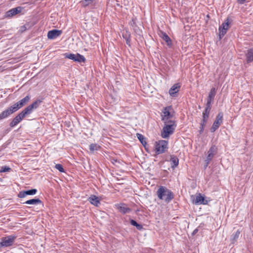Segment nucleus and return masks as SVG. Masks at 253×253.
Listing matches in <instances>:
<instances>
[{"instance_id": "nucleus-1", "label": "nucleus", "mask_w": 253, "mask_h": 253, "mask_svg": "<svg viewBox=\"0 0 253 253\" xmlns=\"http://www.w3.org/2000/svg\"><path fill=\"white\" fill-rule=\"evenodd\" d=\"M41 102V100H37L32 104L27 106L13 119L10 122L9 126L11 127H14L16 126L25 117L30 115L32 113L34 110L36 109L39 106Z\"/></svg>"}, {"instance_id": "nucleus-2", "label": "nucleus", "mask_w": 253, "mask_h": 253, "mask_svg": "<svg viewBox=\"0 0 253 253\" xmlns=\"http://www.w3.org/2000/svg\"><path fill=\"white\" fill-rule=\"evenodd\" d=\"M157 195L159 199L164 201L166 203H169L174 198V195L172 191L163 186H160L159 187Z\"/></svg>"}, {"instance_id": "nucleus-3", "label": "nucleus", "mask_w": 253, "mask_h": 253, "mask_svg": "<svg viewBox=\"0 0 253 253\" xmlns=\"http://www.w3.org/2000/svg\"><path fill=\"white\" fill-rule=\"evenodd\" d=\"M164 122L165 126L163 128L161 134L163 138H166L173 133L176 127V124L174 120H169Z\"/></svg>"}, {"instance_id": "nucleus-4", "label": "nucleus", "mask_w": 253, "mask_h": 253, "mask_svg": "<svg viewBox=\"0 0 253 253\" xmlns=\"http://www.w3.org/2000/svg\"><path fill=\"white\" fill-rule=\"evenodd\" d=\"M162 120L163 122L171 120L170 119L174 115V111L171 106H168L164 107L162 110Z\"/></svg>"}, {"instance_id": "nucleus-5", "label": "nucleus", "mask_w": 253, "mask_h": 253, "mask_svg": "<svg viewBox=\"0 0 253 253\" xmlns=\"http://www.w3.org/2000/svg\"><path fill=\"white\" fill-rule=\"evenodd\" d=\"M63 55L66 58L72 60L75 62L79 63H84L86 60L85 57L79 53L73 54L65 53Z\"/></svg>"}, {"instance_id": "nucleus-6", "label": "nucleus", "mask_w": 253, "mask_h": 253, "mask_svg": "<svg viewBox=\"0 0 253 253\" xmlns=\"http://www.w3.org/2000/svg\"><path fill=\"white\" fill-rule=\"evenodd\" d=\"M16 237H17L14 235L2 237L1 238V242L0 243V246L8 247L12 246Z\"/></svg>"}, {"instance_id": "nucleus-7", "label": "nucleus", "mask_w": 253, "mask_h": 253, "mask_svg": "<svg viewBox=\"0 0 253 253\" xmlns=\"http://www.w3.org/2000/svg\"><path fill=\"white\" fill-rule=\"evenodd\" d=\"M168 143H155L152 151L156 155H159L165 153L168 149Z\"/></svg>"}, {"instance_id": "nucleus-8", "label": "nucleus", "mask_w": 253, "mask_h": 253, "mask_svg": "<svg viewBox=\"0 0 253 253\" xmlns=\"http://www.w3.org/2000/svg\"><path fill=\"white\" fill-rule=\"evenodd\" d=\"M223 113L220 112L218 113L216 117L215 120L213 122L211 128V132H214L216 129L218 128L220 125L222 123L223 121Z\"/></svg>"}, {"instance_id": "nucleus-9", "label": "nucleus", "mask_w": 253, "mask_h": 253, "mask_svg": "<svg viewBox=\"0 0 253 253\" xmlns=\"http://www.w3.org/2000/svg\"><path fill=\"white\" fill-rule=\"evenodd\" d=\"M16 111H17L15 108H14L13 105L10 106L9 107L7 108L0 113V120L8 117L10 115Z\"/></svg>"}, {"instance_id": "nucleus-10", "label": "nucleus", "mask_w": 253, "mask_h": 253, "mask_svg": "<svg viewBox=\"0 0 253 253\" xmlns=\"http://www.w3.org/2000/svg\"><path fill=\"white\" fill-rule=\"evenodd\" d=\"M30 96L29 95L26 96L24 98H22L17 102L14 104L13 105L14 108L16 111L25 105L30 100Z\"/></svg>"}, {"instance_id": "nucleus-11", "label": "nucleus", "mask_w": 253, "mask_h": 253, "mask_svg": "<svg viewBox=\"0 0 253 253\" xmlns=\"http://www.w3.org/2000/svg\"><path fill=\"white\" fill-rule=\"evenodd\" d=\"M229 28V19L228 18L226 19L225 22L219 28V38L221 39L225 34L226 33Z\"/></svg>"}, {"instance_id": "nucleus-12", "label": "nucleus", "mask_w": 253, "mask_h": 253, "mask_svg": "<svg viewBox=\"0 0 253 253\" xmlns=\"http://www.w3.org/2000/svg\"><path fill=\"white\" fill-rule=\"evenodd\" d=\"M22 8L20 6H18L15 8H13L7 11L4 15L5 18H10L17 14L21 12Z\"/></svg>"}, {"instance_id": "nucleus-13", "label": "nucleus", "mask_w": 253, "mask_h": 253, "mask_svg": "<svg viewBox=\"0 0 253 253\" xmlns=\"http://www.w3.org/2000/svg\"><path fill=\"white\" fill-rule=\"evenodd\" d=\"M62 33V32L61 30L56 29L50 30L48 31L47 33V38L50 40L54 39L59 37L61 35Z\"/></svg>"}, {"instance_id": "nucleus-14", "label": "nucleus", "mask_w": 253, "mask_h": 253, "mask_svg": "<svg viewBox=\"0 0 253 253\" xmlns=\"http://www.w3.org/2000/svg\"><path fill=\"white\" fill-rule=\"evenodd\" d=\"M245 62L247 64L253 62V47L248 49L245 52Z\"/></svg>"}, {"instance_id": "nucleus-15", "label": "nucleus", "mask_w": 253, "mask_h": 253, "mask_svg": "<svg viewBox=\"0 0 253 253\" xmlns=\"http://www.w3.org/2000/svg\"><path fill=\"white\" fill-rule=\"evenodd\" d=\"M37 192V190L36 189H32L26 191H20L18 194V197L20 198H25L27 195H34Z\"/></svg>"}, {"instance_id": "nucleus-16", "label": "nucleus", "mask_w": 253, "mask_h": 253, "mask_svg": "<svg viewBox=\"0 0 253 253\" xmlns=\"http://www.w3.org/2000/svg\"><path fill=\"white\" fill-rule=\"evenodd\" d=\"M117 209L123 214L129 213L131 211V209L127 207L125 204H120L116 205Z\"/></svg>"}, {"instance_id": "nucleus-17", "label": "nucleus", "mask_w": 253, "mask_h": 253, "mask_svg": "<svg viewBox=\"0 0 253 253\" xmlns=\"http://www.w3.org/2000/svg\"><path fill=\"white\" fill-rule=\"evenodd\" d=\"M180 87L179 84H175L171 87L169 89V95L172 97L175 96V94L179 91Z\"/></svg>"}, {"instance_id": "nucleus-18", "label": "nucleus", "mask_w": 253, "mask_h": 253, "mask_svg": "<svg viewBox=\"0 0 253 253\" xmlns=\"http://www.w3.org/2000/svg\"><path fill=\"white\" fill-rule=\"evenodd\" d=\"M194 203L195 204H204L206 205L208 203V201L205 199V198L203 197L200 194H199L196 196Z\"/></svg>"}, {"instance_id": "nucleus-19", "label": "nucleus", "mask_w": 253, "mask_h": 253, "mask_svg": "<svg viewBox=\"0 0 253 253\" xmlns=\"http://www.w3.org/2000/svg\"><path fill=\"white\" fill-rule=\"evenodd\" d=\"M170 162L171 163V168L174 169L178 165L179 160L176 156L171 155L170 156Z\"/></svg>"}, {"instance_id": "nucleus-20", "label": "nucleus", "mask_w": 253, "mask_h": 253, "mask_svg": "<svg viewBox=\"0 0 253 253\" xmlns=\"http://www.w3.org/2000/svg\"><path fill=\"white\" fill-rule=\"evenodd\" d=\"M217 148L215 145H212L208 152L207 157L213 158L214 156L217 153Z\"/></svg>"}, {"instance_id": "nucleus-21", "label": "nucleus", "mask_w": 253, "mask_h": 253, "mask_svg": "<svg viewBox=\"0 0 253 253\" xmlns=\"http://www.w3.org/2000/svg\"><path fill=\"white\" fill-rule=\"evenodd\" d=\"M88 201L91 204L95 206H98V204L100 203V200L98 197L95 195H91L88 198Z\"/></svg>"}, {"instance_id": "nucleus-22", "label": "nucleus", "mask_w": 253, "mask_h": 253, "mask_svg": "<svg viewBox=\"0 0 253 253\" xmlns=\"http://www.w3.org/2000/svg\"><path fill=\"white\" fill-rule=\"evenodd\" d=\"M42 203V201L39 198L30 199L23 203L24 204L28 205H38Z\"/></svg>"}, {"instance_id": "nucleus-23", "label": "nucleus", "mask_w": 253, "mask_h": 253, "mask_svg": "<svg viewBox=\"0 0 253 253\" xmlns=\"http://www.w3.org/2000/svg\"><path fill=\"white\" fill-rule=\"evenodd\" d=\"M100 146L97 143H90L89 145L90 152L94 153L95 151L99 150Z\"/></svg>"}, {"instance_id": "nucleus-24", "label": "nucleus", "mask_w": 253, "mask_h": 253, "mask_svg": "<svg viewBox=\"0 0 253 253\" xmlns=\"http://www.w3.org/2000/svg\"><path fill=\"white\" fill-rule=\"evenodd\" d=\"M162 38L163 40L166 42L168 46H170L171 45V40L166 33H162Z\"/></svg>"}, {"instance_id": "nucleus-25", "label": "nucleus", "mask_w": 253, "mask_h": 253, "mask_svg": "<svg viewBox=\"0 0 253 253\" xmlns=\"http://www.w3.org/2000/svg\"><path fill=\"white\" fill-rule=\"evenodd\" d=\"M123 37L125 39L126 44L130 46V34L126 32V33L123 34Z\"/></svg>"}, {"instance_id": "nucleus-26", "label": "nucleus", "mask_w": 253, "mask_h": 253, "mask_svg": "<svg viewBox=\"0 0 253 253\" xmlns=\"http://www.w3.org/2000/svg\"><path fill=\"white\" fill-rule=\"evenodd\" d=\"M211 107L206 106L205 109L203 112V118L208 119L209 117Z\"/></svg>"}, {"instance_id": "nucleus-27", "label": "nucleus", "mask_w": 253, "mask_h": 253, "mask_svg": "<svg viewBox=\"0 0 253 253\" xmlns=\"http://www.w3.org/2000/svg\"><path fill=\"white\" fill-rule=\"evenodd\" d=\"M240 234V231L239 230L236 231V232L233 233L231 235V240L232 243H234L235 242L237 241L238 239L239 235Z\"/></svg>"}, {"instance_id": "nucleus-28", "label": "nucleus", "mask_w": 253, "mask_h": 253, "mask_svg": "<svg viewBox=\"0 0 253 253\" xmlns=\"http://www.w3.org/2000/svg\"><path fill=\"white\" fill-rule=\"evenodd\" d=\"M94 0H82L80 1L82 6L84 7H86L90 4H91Z\"/></svg>"}, {"instance_id": "nucleus-29", "label": "nucleus", "mask_w": 253, "mask_h": 253, "mask_svg": "<svg viewBox=\"0 0 253 253\" xmlns=\"http://www.w3.org/2000/svg\"><path fill=\"white\" fill-rule=\"evenodd\" d=\"M216 93V89L215 87H212L209 93L208 96L211 98H214Z\"/></svg>"}, {"instance_id": "nucleus-30", "label": "nucleus", "mask_w": 253, "mask_h": 253, "mask_svg": "<svg viewBox=\"0 0 253 253\" xmlns=\"http://www.w3.org/2000/svg\"><path fill=\"white\" fill-rule=\"evenodd\" d=\"M207 120H208V119H207V118H202V120L200 124V126H201L200 130V132H203L204 127L206 126V124L207 123Z\"/></svg>"}, {"instance_id": "nucleus-31", "label": "nucleus", "mask_w": 253, "mask_h": 253, "mask_svg": "<svg viewBox=\"0 0 253 253\" xmlns=\"http://www.w3.org/2000/svg\"><path fill=\"white\" fill-rule=\"evenodd\" d=\"M11 170V169L6 166H2L1 167L0 169V173L10 171Z\"/></svg>"}, {"instance_id": "nucleus-32", "label": "nucleus", "mask_w": 253, "mask_h": 253, "mask_svg": "<svg viewBox=\"0 0 253 253\" xmlns=\"http://www.w3.org/2000/svg\"><path fill=\"white\" fill-rule=\"evenodd\" d=\"M136 137L139 140L140 142H145V137L141 134L137 133L136 134Z\"/></svg>"}, {"instance_id": "nucleus-33", "label": "nucleus", "mask_w": 253, "mask_h": 253, "mask_svg": "<svg viewBox=\"0 0 253 253\" xmlns=\"http://www.w3.org/2000/svg\"><path fill=\"white\" fill-rule=\"evenodd\" d=\"M55 168L58 169L61 172H64L65 170L63 168V166L61 164H56L55 166Z\"/></svg>"}, {"instance_id": "nucleus-34", "label": "nucleus", "mask_w": 253, "mask_h": 253, "mask_svg": "<svg viewBox=\"0 0 253 253\" xmlns=\"http://www.w3.org/2000/svg\"><path fill=\"white\" fill-rule=\"evenodd\" d=\"M142 144L143 145L145 149L146 150V151L148 153H152L153 152L152 151V148L150 149L149 147V143H142Z\"/></svg>"}, {"instance_id": "nucleus-35", "label": "nucleus", "mask_w": 253, "mask_h": 253, "mask_svg": "<svg viewBox=\"0 0 253 253\" xmlns=\"http://www.w3.org/2000/svg\"><path fill=\"white\" fill-rule=\"evenodd\" d=\"M213 99H214V98H211V97L208 96V98H207V103H206V106L211 107V102L213 101Z\"/></svg>"}, {"instance_id": "nucleus-36", "label": "nucleus", "mask_w": 253, "mask_h": 253, "mask_svg": "<svg viewBox=\"0 0 253 253\" xmlns=\"http://www.w3.org/2000/svg\"><path fill=\"white\" fill-rule=\"evenodd\" d=\"M211 160H212V158L207 157V158L205 160V164H206L207 165H209V164H210V163Z\"/></svg>"}, {"instance_id": "nucleus-37", "label": "nucleus", "mask_w": 253, "mask_h": 253, "mask_svg": "<svg viewBox=\"0 0 253 253\" xmlns=\"http://www.w3.org/2000/svg\"><path fill=\"white\" fill-rule=\"evenodd\" d=\"M130 223L132 225L134 226H136V224H137V222L133 219H130Z\"/></svg>"}, {"instance_id": "nucleus-38", "label": "nucleus", "mask_w": 253, "mask_h": 253, "mask_svg": "<svg viewBox=\"0 0 253 253\" xmlns=\"http://www.w3.org/2000/svg\"><path fill=\"white\" fill-rule=\"evenodd\" d=\"M136 228L139 230H140L141 229H143V226L142 225L140 224H138L137 223V224H136V226H135Z\"/></svg>"}, {"instance_id": "nucleus-39", "label": "nucleus", "mask_w": 253, "mask_h": 253, "mask_svg": "<svg viewBox=\"0 0 253 253\" xmlns=\"http://www.w3.org/2000/svg\"><path fill=\"white\" fill-rule=\"evenodd\" d=\"M246 0H237V2L239 3V4H244L245 3V2L246 1Z\"/></svg>"}, {"instance_id": "nucleus-40", "label": "nucleus", "mask_w": 253, "mask_h": 253, "mask_svg": "<svg viewBox=\"0 0 253 253\" xmlns=\"http://www.w3.org/2000/svg\"><path fill=\"white\" fill-rule=\"evenodd\" d=\"M198 232V229L196 228L192 232V235H195L197 232Z\"/></svg>"}, {"instance_id": "nucleus-41", "label": "nucleus", "mask_w": 253, "mask_h": 253, "mask_svg": "<svg viewBox=\"0 0 253 253\" xmlns=\"http://www.w3.org/2000/svg\"><path fill=\"white\" fill-rule=\"evenodd\" d=\"M155 142H157V141H156ZM158 142H159V143H161V142H167L166 140H159V141H158Z\"/></svg>"}, {"instance_id": "nucleus-42", "label": "nucleus", "mask_w": 253, "mask_h": 253, "mask_svg": "<svg viewBox=\"0 0 253 253\" xmlns=\"http://www.w3.org/2000/svg\"><path fill=\"white\" fill-rule=\"evenodd\" d=\"M208 166V165H207V164H205V166H204V168H205V169H206Z\"/></svg>"}, {"instance_id": "nucleus-43", "label": "nucleus", "mask_w": 253, "mask_h": 253, "mask_svg": "<svg viewBox=\"0 0 253 253\" xmlns=\"http://www.w3.org/2000/svg\"><path fill=\"white\" fill-rule=\"evenodd\" d=\"M114 161L115 162H117V160H114Z\"/></svg>"}]
</instances>
